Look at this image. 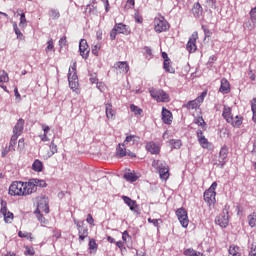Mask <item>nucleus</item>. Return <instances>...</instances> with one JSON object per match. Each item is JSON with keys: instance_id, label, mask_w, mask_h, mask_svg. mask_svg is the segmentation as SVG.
<instances>
[{"instance_id": "nucleus-1", "label": "nucleus", "mask_w": 256, "mask_h": 256, "mask_svg": "<svg viewBox=\"0 0 256 256\" xmlns=\"http://www.w3.org/2000/svg\"><path fill=\"white\" fill-rule=\"evenodd\" d=\"M149 93L157 103H169L171 99L169 98V94L165 92L163 89L150 88Z\"/></svg>"}, {"instance_id": "nucleus-2", "label": "nucleus", "mask_w": 256, "mask_h": 256, "mask_svg": "<svg viewBox=\"0 0 256 256\" xmlns=\"http://www.w3.org/2000/svg\"><path fill=\"white\" fill-rule=\"evenodd\" d=\"M152 167L159 171L160 179H162L163 181H167V179H169V166L167 165V163L161 160H154L152 162Z\"/></svg>"}, {"instance_id": "nucleus-3", "label": "nucleus", "mask_w": 256, "mask_h": 256, "mask_svg": "<svg viewBox=\"0 0 256 256\" xmlns=\"http://www.w3.org/2000/svg\"><path fill=\"white\" fill-rule=\"evenodd\" d=\"M68 83L70 89L75 91L79 87V77L77 76V62H74L68 71Z\"/></svg>"}, {"instance_id": "nucleus-4", "label": "nucleus", "mask_w": 256, "mask_h": 256, "mask_svg": "<svg viewBox=\"0 0 256 256\" xmlns=\"http://www.w3.org/2000/svg\"><path fill=\"white\" fill-rule=\"evenodd\" d=\"M216 225L225 229L229 225V207L225 206L222 213L215 218Z\"/></svg>"}, {"instance_id": "nucleus-5", "label": "nucleus", "mask_w": 256, "mask_h": 256, "mask_svg": "<svg viewBox=\"0 0 256 256\" xmlns=\"http://www.w3.org/2000/svg\"><path fill=\"white\" fill-rule=\"evenodd\" d=\"M37 209L35 213H49V198L47 196H39L36 198Z\"/></svg>"}, {"instance_id": "nucleus-6", "label": "nucleus", "mask_w": 256, "mask_h": 256, "mask_svg": "<svg viewBox=\"0 0 256 256\" xmlns=\"http://www.w3.org/2000/svg\"><path fill=\"white\" fill-rule=\"evenodd\" d=\"M169 22L165 20V17L159 16L154 19V31L156 33H163L164 31H168Z\"/></svg>"}, {"instance_id": "nucleus-7", "label": "nucleus", "mask_w": 256, "mask_h": 256, "mask_svg": "<svg viewBox=\"0 0 256 256\" xmlns=\"http://www.w3.org/2000/svg\"><path fill=\"white\" fill-rule=\"evenodd\" d=\"M9 195L25 196L24 182H13L9 187Z\"/></svg>"}, {"instance_id": "nucleus-8", "label": "nucleus", "mask_w": 256, "mask_h": 256, "mask_svg": "<svg viewBox=\"0 0 256 256\" xmlns=\"http://www.w3.org/2000/svg\"><path fill=\"white\" fill-rule=\"evenodd\" d=\"M74 223L78 229L79 240L85 241V239H87V237H89V229L87 228V226H85L83 221L74 220Z\"/></svg>"}, {"instance_id": "nucleus-9", "label": "nucleus", "mask_w": 256, "mask_h": 256, "mask_svg": "<svg viewBox=\"0 0 256 256\" xmlns=\"http://www.w3.org/2000/svg\"><path fill=\"white\" fill-rule=\"evenodd\" d=\"M131 157L132 159L137 157L135 153L131 152V150H127V145L118 144L116 148V157Z\"/></svg>"}, {"instance_id": "nucleus-10", "label": "nucleus", "mask_w": 256, "mask_h": 256, "mask_svg": "<svg viewBox=\"0 0 256 256\" xmlns=\"http://www.w3.org/2000/svg\"><path fill=\"white\" fill-rule=\"evenodd\" d=\"M176 216L178 217V221L186 229L189 227V217L187 216V210L185 208H180L176 210Z\"/></svg>"}, {"instance_id": "nucleus-11", "label": "nucleus", "mask_w": 256, "mask_h": 256, "mask_svg": "<svg viewBox=\"0 0 256 256\" xmlns=\"http://www.w3.org/2000/svg\"><path fill=\"white\" fill-rule=\"evenodd\" d=\"M197 39H199V34L197 32H194L186 45V49L189 53H195L197 51Z\"/></svg>"}, {"instance_id": "nucleus-12", "label": "nucleus", "mask_w": 256, "mask_h": 256, "mask_svg": "<svg viewBox=\"0 0 256 256\" xmlns=\"http://www.w3.org/2000/svg\"><path fill=\"white\" fill-rule=\"evenodd\" d=\"M24 193L25 196L37 193V181L35 179H30L26 183L24 182Z\"/></svg>"}, {"instance_id": "nucleus-13", "label": "nucleus", "mask_w": 256, "mask_h": 256, "mask_svg": "<svg viewBox=\"0 0 256 256\" xmlns=\"http://www.w3.org/2000/svg\"><path fill=\"white\" fill-rule=\"evenodd\" d=\"M227 155H229V149L227 148V146H223L220 149L218 159V167H220V169H223V167H225V163H227Z\"/></svg>"}, {"instance_id": "nucleus-14", "label": "nucleus", "mask_w": 256, "mask_h": 256, "mask_svg": "<svg viewBox=\"0 0 256 256\" xmlns=\"http://www.w3.org/2000/svg\"><path fill=\"white\" fill-rule=\"evenodd\" d=\"M140 138L137 135H128L123 141V145L127 147H137L139 145Z\"/></svg>"}, {"instance_id": "nucleus-15", "label": "nucleus", "mask_w": 256, "mask_h": 256, "mask_svg": "<svg viewBox=\"0 0 256 256\" xmlns=\"http://www.w3.org/2000/svg\"><path fill=\"white\" fill-rule=\"evenodd\" d=\"M1 205H2V208L0 210V213L4 217L5 223H11V221H13V213L7 211V203L6 202L2 201Z\"/></svg>"}, {"instance_id": "nucleus-16", "label": "nucleus", "mask_w": 256, "mask_h": 256, "mask_svg": "<svg viewBox=\"0 0 256 256\" xmlns=\"http://www.w3.org/2000/svg\"><path fill=\"white\" fill-rule=\"evenodd\" d=\"M79 51L83 59H87V57H89V45L87 44V40L85 39L80 40Z\"/></svg>"}, {"instance_id": "nucleus-17", "label": "nucleus", "mask_w": 256, "mask_h": 256, "mask_svg": "<svg viewBox=\"0 0 256 256\" xmlns=\"http://www.w3.org/2000/svg\"><path fill=\"white\" fill-rule=\"evenodd\" d=\"M122 199H123L124 203H125L126 205H128V207L130 208V210L133 211V213H136V215H139L140 212H139V210H137V208H138L139 206L137 205V202H136V201L132 200V199L129 198L128 196H123Z\"/></svg>"}, {"instance_id": "nucleus-18", "label": "nucleus", "mask_w": 256, "mask_h": 256, "mask_svg": "<svg viewBox=\"0 0 256 256\" xmlns=\"http://www.w3.org/2000/svg\"><path fill=\"white\" fill-rule=\"evenodd\" d=\"M203 103V96H198L195 100L189 101L187 104H184L185 109H197Z\"/></svg>"}, {"instance_id": "nucleus-19", "label": "nucleus", "mask_w": 256, "mask_h": 256, "mask_svg": "<svg viewBox=\"0 0 256 256\" xmlns=\"http://www.w3.org/2000/svg\"><path fill=\"white\" fill-rule=\"evenodd\" d=\"M162 121L165 125H171L173 123V114L165 107L162 108Z\"/></svg>"}, {"instance_id": "nucleus-20", "label": "nucleus", "mask_w": 256, "mask_h": 256, "mask_svg": "<svg viewBox=\"0 0 256 256\" xmlns=\"http://www.w3.org/2000/svg\"><path fill=\"white\" fill-rule=\"evenodd\" d=\"M217 195V192H211V190H206L204 192V201L208 205H215V196Z\"/></svg>"}, {"instance_id": "nucleus-21", "label": "nucleus", "mask_w": 256, "mask_h": 256, "mask_svg": "<svg viewBox=\"0 0 256 256\" xmlns=\"http://www.w3.org/2000/svg\"><path fill=\"white\" fill-rule=\"evenodd\" d=\"M115 29L119 34L122 35H131V28L128 25H125L123 23L115 24Z\"/></svg>"}, {"instance_id": "nucleus-22", "label": "nucleus", "mask_w": 256, "mask_h": 256, "mask_svg": "<svg viewBox=\"0 0 256 256\" xmlns=\"http://www.w3.org/2000/svg\"><path fill=\"white\" fill-rule=\"evenodd\" d=\"M146 149L151 153L152 155H159V151H161V148L159 147L158 144L155 142H148L146 144Z\"/></svg>"}, {"instance_id": "nucleus-23", "label": "nucleus", "mask_w": 256, "mask_h": 256, "mask_svg": "<svg viewBox=\"0 0 256 256\" xmlns=\"http://www.w3.org/2000/svg\"><path fill=\"white\" fill-rule=\"evenodd\" d=\"M114 68L119 70L120 73H129V64L127 62H116Z\"/></svg>"}, {"instance_id": "nucleus-24", "label": "nucleus", "mask_w": 256, "mask_h": 256, "mask_svg": "<svg viewBox=\"0 0 256 256\" xmlns=\"http://www.w3.org/2000/svg\"><path fill=\"white\" fill-rule=\"evenodd\" d=\"M24 127L25 120H23V118H20L13 128V133H16V135H21V133H23Z\"/></svg>"}, {"instance_id": "nucleus-25", "label": "nucleus", "mask_w": 256, "mask_h": 256, "mask_svg": "<svg viewBox=\"0 0 256 256\" xmlns=\"http://www.w3.org/2000/svg\"><path fill=\"white\" fill-rule=\"evenodd\" d=\"M105 113L107 119H111V121L115 119V110L113 109V105H111V103H107L105 105Z\"/></svg>"}, {"instance_id": "nucleus-26", "label": "nucleus", "mask_w": 256, "mask_h": 256, "mask_svg": "<svg viewBox=\"0 0 256 256\" xmlns=\"http://www.w3.org/2000/svg\"><path fill=\"white\" fill-rule=\"evenodd\" d=\"M192 14L196 18H199V17H201V15H203V7L201 6V4L199 2L194 3V5L192 7Z\"/></svg>"}, {"instance_id": "nucleus-27", "label": "nucleus", "mask_w": 256, "mask_h": 256, "mask_svg": "<svg viewBox=\"0 0 256 256\" xmlns=\"http://www.w3.org/2000/svg\"><path fill=\"white\" fill-rule=\"evenodd\" d=\"M220 93H228L231 91V85L229 84V81L226 78L221 79V86L219 89Z\"/></svg>"}, {"instance_id": "nucleus-28", "label": "nucleus", "mask_w": 256, "mask_h": 256, "mask_svg": "<svg viewBox=\"0 0 256 256\" xmlns=\"http://www.w3.org/2000/svg\"><path fill=\"white\" fill-rule=\"evenodd\" d=\"M7 81H9V75L3 70L0 72V87L4 91H7V86L4 85L5 83H7Z\"/></svg>"}, {"instance_id": "nucleus-29", "label": "nucleus", "mask_w": 256, "mask_h": 256, "mask_svg": "<svg viewBox=\"0 0 256 256\" xmlns=\"http://www.w3.org/2000/svg\"><path fill=\"white\" fill-rule=\"evenodd\" d=\"M50 151L46 155V159H49L57 153V144H55V140H52L50 145H49Z\"/></svg>"}, {"instance_id": "nucleus-30", "label": "nucleus", "mask_w": 256, "mask_h": 256, "mask_svg": "<svg viewBox=\"0 0 256 256\" xmlns=\"http://www.w3.org/2000/svg\"><path fill=\"white\" fill-rule=\"evenodd\" d=\"M32 169L36 173H41V171H43V162H41V160L39 159L34 160L32 164Z\"/></svg>"}, {"instance_id": "nucleus-31", "label": "nucleus", "mask_w": 256, "mask_h": 256, "mask_svg": "<svg viewBox=\"0 0 256 256\" xmlns=\"http://www.w3.org/2000/svg\"><path fill=\"white\" fill-rule=\"evenodd\" d=\"M222 117L227 121V123L231 122V118L233 117L231 114V107L224 106Z\"/></svg>"}, {"instance_id": "nucleus-32", "label": "nucleus", "mask_w": 256, "mask_h": 256, "mask_svg": "<svg viewBox=\"0 0 256 256\" xmlns=\"http://www.w3.org/2000/svg\"><path fill=\"white\" fill-rule=\"evenodd\" d=\"M228 123H231L233 127H241V125L243 124V119L239 116H235V118H233L232 116L231 121Z\"/></svg>"}, {"instance_id": "nucleus-33", "label": "nucleus", "mask_w": 256, "mask_h": 256, "mask_svg": "<svg viewBox=\"0 0 256 256\" xmlns=\"http://www.w3.org/2000/svg\"><path fill=\"white\" fill-rule=\"evenodd\" d=\"M163 69L166 71V73H175V68L171 66V61L165 60L163 63Z\"/></svg>"}, {"instance_id": "nucleus-34", "label": "nucleus", "mask_w": 256, "mask_h": 256, "mask_svg": "<svg viewBox=\"0 0 256 256\" xmlns=\"http://www.w3.org/2000/svg\"><path fill=\"white\" fill-rule=\"evenodd\" d=\"M124 179L126 181H129L130 183H135V181H137V176L134 174V173H131V172H126L124 174Z\"/></svg>"}, {"instance_id": "nucleus-35", "label": "nucleus", "mask_w": 256, "mask_h": 256, "mask_svg": "<svg viewBox=\"0 0 256 256\" xmlns=\"http://www.w3.org/2000/svg\"><path fill=\"white\" fill-rule=\"evenodd\" d=\"M247 219L249 227H256V212H253L252 214L248 215Z\"/></svg>"}, {"instance_id": "nucleus-36", "label": "nucleus", "mask_w": 256, "mask_h": 256, "mask_svg": "<svg viewBox=\"0 0 256 256\" xmlns=\"http://www.w3.org/2000/svg\"><path fill=\"white\" fill-rule=\"evenodd\" d=\"M205 8L206 9H217V0H206Z\"/></svg>"}, {"instance_id": "nucleus-37", "label": "nucleus", "mask_w": 256, "mask_h": 256, "mask_svg": "<svg viewBox=\"0 0 256 256\" xmlns=\"http://www.w3.org/2000/svg\"><path fill=\"white\" fill-rule=\"evenodd\" d=\"M88 247H89L90 253L97 252V242L95 241V239H90Z\"/></svg>"}, {"instance_id": "nucleus-38", "label": "nucleus", "mask_w": 256, "mask_h": 256, "mask_svg": "<svg viewBox=\"0 0 256 256\" xmlns=\"http://www.w3.org/2000/svg\"><path fill=\"white\" fill-rule=\"evenodd\" d=\"M229 255L230 256H241V253H239V247L238 246H230Z\"/></svg>"}, {"instance_id": "nucleus-39", "label": "nucleus", "mask_w": 256, "mask_h": 256, "mask_svg": "<svg viewBox=\"0 0 256 256\" xmlns=\"http://www.w3.org/2000/svg\"><path fill=\"white\" fill-rule=\"evenodd\" d=\"M184 255L199 256V255H201V252H197V251L193 250V248H188V249L184 250Z\"/></svg>"}, {"instance_id": "nucleus-40", "label": "nucleus", "mask_w": 256, "mask_h": 256, "mask_svg": "<svg viewBox=\"0 0 256 256\" xmlns=\"http://www.w3.org/2000/svg\"><path fill=\"white\" fill-rule=\"evenodd\" d=\"M130 111H132L134 115H141V113H143V109L139 108L135 104L130 105Z\"/></svg>"}, {"instance_id": "nucleus-41", "label": "nucleus", "mask_w": 256, "mask_h": 256, "mask_svg": "<svg viewBox=\"0 0 256 256\" xmlns=\"http://www.w3.org/2000/svg\"><path fill=\"white\" fill-rule=\"evenodd\" d=\"M198 143H200V145L203 149H209V140H207V138H205V136L203 138H200L198 140Z\"/></svg>"}, {"instance_id": "nucleus-42", "label": "nucleus", "mask_w": 256, "mask_h": 256, "mask_svg": "<svg viewBox=\"0 0 256 256\" xmlns=\"http://www.w3.org/2000/svg\"><path fill=\"white\" fill-rule=\"evenodd\" d=\"M170 145H172V149H181V146L183 145L181 143V140H170Z\"/></svg>"}, {"instance_id": "nucleus-43", "label": "nucleus", "mask_w": 256, "mask_h": 256, "mask_svg": "<svg viewBox=\"0 0 256 256\" xmlns=\"http://www.w3.org/2000/svg\"><path fill=\"white\" fill-rule=\"evenodd\" d=\"M60 16L61 14H59V10L57 9H51L49 11V17H51L52 19H59Z\"/></svg>"}, {"instance_id": "nucleus-44", "label": "nucleus", "mask_w": 256, "mask_h": 256, "mask_svg": "<svg viewBox=\"0 0 256 256\" xmlns=\"http://www.w3.org/2000/svg\"><path fill=\"white\" fill-rule=\"evenodd\" d=\"M194 123L196 125H198L199 127H205L207 125V123H205V120L203 119V117H197L194 119Z\"/></svg>"}, {"instance_id": "nucleus-45", "label": "nucleus", "mask_w": 256, "mask_h": 256, "mask_svg": "<svg viewBox=\"0 0 256 256\" xmlns=\"http://www.w3.org/2000/svg\"><path fill=\"white\" fill-rule=\"evenodd\" d=\"M19 27H27V18L25 17V13L20 14Z\"/></svg>"}, {"instance_id": "nucleus-46", "label": "nucleus", "mask_w": 256, "mask_h": 256, "mask_svg": "<svg viewBox=\"0 0 256 256\" xmlns=\"http://www.w3.org/2000/svg\"><path fill=\"white\" fill-rule=\"evenodd\" d=\"M101 50V44H95L92 46V53L93 55H95L96 57L99 56V51Z\"/></svg>"}, {"instance_id": "nucleus-47", "label": "nucleus", "mask_w": 256, "mask_h": 256, "mask_svg": "<svg viewBox=\"0 0 256 256\" xmlns=\"http://www.w3.org/2000/svg\"><path fill=\"white\" fill-rule=\"evenodd\" d=\"M148 223H152L154 227H159V223H163V220L148 218Z\"/></svg>"}, {"instance_id": "nucleus-48", "label": "nucleus", "mask_w": 256, "mask_h": 256, "mask_svg": "<svg viewBox=\"0 0 256 256\" xmlns=\"http://www.w3.org/2000/svg\"><path fill=\"white\" fill-rule=\"evenodd\" d=\"M35 181H36V188L37 187H41V188L47 187V182H45V180L35 179Z\"/></svg>"}, {"instance_id": "nucleus-49", "label": "nucleus", "mask_w": 256, "mask_h": 256, "mask_svg": "<svg viewBox=\"0 0 256 256\" xmlns=\"http://www.w3.org/2000/svg\"><path fill=\"white\" fill-rule=\"evenodd\" d=\"M117 34H119V32L117 31V29L114 26V28L110 32L111 41H115V39L117 38Z\"/></svg>"}, {"instance_id": "nucleus-50", "label": "nucleus", "mask_w": 256, "mask_h": 256, "mask_svg": "<svg viewBox=\"0 0 256 256\" xmlns=\"http://www.w3.org/2000/svg\"><path fill=\"white\" fill-rule=\"evenodd\" d=\"M47 45L48 46L46 47V53L55 49V46L53 45V39L48 40Z\"/></svg>"}, {"instance_id": "nucleus-51", "label": "nucleus", "mask_w": 256, "mask_h": 256, "mask_svg": "<svg viewBox=\"0 0 256 256\" xmlns=\"http://www.w3.org/2000/svg\"><path fill=\"white\" fill-rule=\"evenodd\" d=\"M13 29L17 37H23V33H21V30H19V27H17V23H13Z\"/></svg>"}, {"instance_id": "nucleus-52", "label": "nucleus", "mask_w": 256, "mask_h": 256, "mask_svg": "<svg viewBox=\"0 0 256 256\" xmlns=\"http://www.w3.org/2000/svg\"><path fill=\"white\" fill-rule=\"evenodd\" d=\"M249 256H256V242H253L250 248Z\"/></svg>"}, {"instance_id": "nucleus-53", "label": "nucleus", "mask_w": 256, "mask_h": 256, "mask_svg": "<svg viewBox=\"0 0 256 256\" xmlns=\"http://www.w3.org/2000/svg\"><path fill=\"white\" fill-rule=\"evenodd\" d=\"M38 221H40L43 225H47V219L43 217L41 213H36Z\"/></svg>"}, {"instance_id": "nucleus-54", "label": "nucleus", "mask_w": 256, "mask_h": 256, "mask_svg": "<svg viewBox=\"0 0 256 256\" xmlns=\"http://www.w3.org/2000/svg\"><path fill=\"white\" fill-rule=\"evenodd\" d=\"M65 45H67V37L66 36H63L62 38H60L59 40V46L61 48L65 47Z\"/></svg>"}, {"instance_id": "nucleus-55", "label": "nucleus", "mask_w": 256, "mask_h": 256, "mask_svg": "<svg viewBox=\"0 0 256 256\" xmlns=\"http://www.w3.org/2000/svg\"><path fill=\"white\" fill-rule=\"evenodd\" d=\"M250 18H251L252 21H256V7L251 9Z\"/></svg>"}, {"instance_id": "nucleus-56", "label": "nucleus", "mask_w": 256, "mask_h": 256, "mask_svg": "<svg viewBox=\"0 0 256 256\" xmlns=\"http://www.w3.org/2000/svg\"><path fill=\"white\" fill-rule=\"evenodd\" d=\"M251 109H252L253 115H256V98H253L252 100Z\"/></svg>"}, {"instance_id": "nucleus-57", "label": "nucleus", "mask_w": 256, "mask_h": 256, "mask_svg": "<svg viewBox=\"0 0 256 256\" xmlns=\"http://www.w3.org/2000/svg\"><path fill=\"white\" fill-rule=\"evenodd\" d=\"M86 221L87 223H89V225H93V223H95V220L93 219V216L91 214L87 215Z\"/></svg>"}, {"instance_id": "nucleus-58", "label": "nucleus", "mask_w": 256, "mask_h": 256, "mask_svg": "<svg viewBox=\"0 0 256 256\" xmlns=\"http://www.w3.org/2000/svg\"><path fill=\"white\" fill-rule=\"evenodd\" d=\"M215 189H217V182H213L208 191L215 193Z\"/></svg>"}, {"instance_id": "nucleus-59", "label": "nucleus", "mask_w": 256, "mask_h": 256, "mask_svg": "<svg viewBox=\"0 0 256 256\" xmlns=\"http://www.w3.org/2000/svg\"><path fill=\"white\" fill-rule=\"evenodd\" d=\"M20 135H21V134L14 133V134L11 136L10 141H12V143H13V142H17V139H19V136H20Z\"/></svg>"}, {"instance_id": "nucleus-60", "label": "nucleus", "mask_w": 256, "mask_h": 256, "mask_svg": "<svg viewBox=\"0 0 256 256\" xmlns=\"http://www.w3.org/2000/svg\"><path fill=\"white\" fill-rule=\"evenodd\" d=\"M10 151H13L11 148L6 147L3 151H2V157H6L7 153H9Z\"/></svg>"}, {"instance_id": "nucleus-61", "label": "nucleus", "mask_w": 256, "mask_h": 256, "mask_svg": "<svg viewBox=\"0 0 256 256\" xmlns=\"http://www.w3.org/2000/svg\"><path fill=\"white\" fill-rule=\"evenodd\" d=\"M196 135H197L198 141H199L200 139H202L203 137H205V136L203 135V130H197Z\"/></svg>"}, {"instance_id": "nucleus-62", "label": "nucleus", "mask_w": 256, "mask_h": 256, "mask_svg": "<svg viewBox=\"0 0 256 256\" xmlns=\"http://www.w3.org/2000/svg\"><path fill=\"white\" fill-rule=\"evenodd\" d=\"M28 236H29V233L27 232H23V231L18 232V237H21L22 239Z\"/></svg>"}, {"instance_id": "nucleus-63", "label": "nucleus", "mask_w": 256, "mask_h": 256, "mask_svg": "<svg viewBox=\"0 0 256 256\" xmlns=\"http://www.w3.org/2000/svg\"><path fill=\"white\" fill-rule=\"evenodd\" d=\"M16 145H17V142L10 141L8 148L11 149L12 151H15Z\"/></svg>"}, {"instance_id": "nucleus-64", "label": "nucleus", "mask_w": 256, "mask_h": 256, "mask_svg": "<svg viewBox=\"0 0 256 256\" xmlns=\"http://www.w3.org/2000/svg\"><path fill=\"white\" fill-rule=\"evenodd\" d=\"M251 154H252V155H256V141H255L254 144H253V149H252V151H251Z\"/></svg>"}]
</instances>
